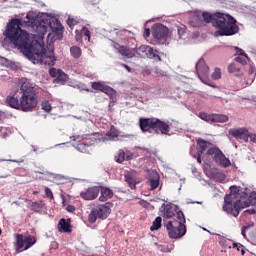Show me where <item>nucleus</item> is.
Wrapping results in <instances>:
<instances>
[{
	"label": "nucleus",
	"mask_w": 256,
	"mask_h": 256,
	"mask_svg": "<svg viewBox=\"0 0 256 256\" xmlns=\"http://www.w3.org/2000/svg\"><path fill=\"white\" fill-rule=\"evenodd\" d=\"M160 176L159 173L155 170L150 171V176L148 178V184L150 185L151 191H155L159 187Z\"/></svg>",
	"instance_id": "nucleus-20"
},
{
	"label": "nucleus",
	"mask_w": 256,
	"mask_h": 256,
	"mask_svg": "<svg viewBox=\"0 0 256 256\" xmlns=\"http://www.w3.org/2000/svg\"><path fill=\"white\" fill-rule=\"evenodd\" d=\"M70 139H72V141H81V139H83V137H81V136H71Z\"/></svg>",
	"instance_id": "nucleus-47"
},
{
	"label": "nucleus",
	"mask_w": 256,
	"mask_h": 256,
	"mask_svg": "<svg viewBox=\"0 0 256 256\" xmlns=\"http://www.w3.org/2000/svg\"><path fill=\"white\" fill-rule=\"evenodd\" d=\"M231 189L237 190V188L231 187Z\"/></svg>",
	"instance_id": "nucleus-63"
},
{
	"label": "nucleus",
	"mask_w": 256,
	"mask_h": 256,
	"mask_svg": "<svg viewBox=\"0 0 256 256\" xmlns=\"http://www.w3.org/2000/svg\"><path fill=\"white\" fill-rule=\"evenodd\" d=\"M248 73H249V77H251V80H247L246 83L247 85H251V83L255 81V68L250 67Z\"/></svg>",
	"instance_id": "nucleus-37"
},
{
	"label": "nucleus",
	"mask_w": 256,
	"mask_h": 256,
	"mask_svg": "<svg viewBox=\"0 0 256 256\" xmlns=\"http://www.w3.org/2000/svg\"><path fill=\"white\" fill-rule=\"evenodd\" d=\"M113 34H114V35H121V33H120V32H117V31H114Z\"/></svg>",
	"instance_id": "nucleus-58"
},
{
	"label": "nucleus",
	"mask_w": 256,
	"mask_h": 256,
	"mask_svg": "<svg viewBox=\"0 0 256 256\" xmlns=\"http://www.w3.org/2000/svg\"><path fill=\"white\" fill-rule=\"evenodd\" d=\"M137 56L148 59H155L156 61H161V56L157 54V50L153 49L148 45H141L137 48Z\"/></svg>",
	"instance_id": "nucleus-11"
},
{
	"label": "nucleus",
	"mask_w": 256,
	"mask_h": 256,
	"mask_svg": "<svg viewBox=\"0 0 256 256\" xmlns=\"http://www.w3.org/2000/svg\"><path fill=\"white\" fill-rule=\"evenodd\" d=\"M151 35V32H149V29H145L144 36L149 37Z\"/></svg>",
	"instance_id": "nucleus-53"
},
{
	"label": "nucleus",
	"mask_w": 256,
	"mask_h": 256,
	"mask_svg": "<svg viewBox=\"0 0 256 256\" xmlns=\"http://www.w3.org/2000/svg\"><path fill=\"white\" fill-rule=\"evenodd\" d=\"M228 73H232L236 77H241V75H243V70L237 64H230L228 66Z\"/></svg>",
	"instance_id": "nucleus-27"
},
{
	"label": "nucleus",
	"mask_w": 256,
	"mask_h": 256,
	"mask_svg": "<svg viewBox=\"0 0 256 256\" xmlns=\"http://www.w3.org/2000/svg\"><path fill=\"white\" fill-rule=\"evenodd\" d=\"M177 31L179 39H183V41H185V39H187V32L185 31V26L178 27Z\"/></svg>",
	"instance_id": "nucleus-34"
},
{
	"label": "nucleus",
	"mask_w": 256,
	"mask_h": 256,
	"mask_svg": "<svg viewBox=\"0 0 256 256\" xmlns=\"http://www.w3.org/2000/svg\"><path fill=\"white\" fill-rule=\"evenodd\" d=\"M37 243V240L33 236H23V234H17L16 236V251L21 253V251H27L31 249L33 245Z\"/></svg>",
	"instance_id": "nucleus-9"
},
{
	"label": "nucleus",
	"mask_w": 256,
	"mask_h": 256,
	"mask_svg": "<svg viewBox=\"0 0 256 256\" xmlns=\"http://www.w3.org/2000/svg\"><path fill=\"white\" fill-rule=\"evenodd\" d=\"M27 25H31L32 28L39 35H45L47 31H52V33H59L63 29V25L56 18H51L48 16L31 18L29 14L26 15Z\"/></svg>",
	"instance_id": "nucleus-5"
},
{
	"label": "nucleus",
	"mask_w": 256,
	"mask_h": 256,
	"mask_svg": "<svg viewBox=\"0 0 256 256\" xmlns=\"http://www.w3.org/2000/svg\"><path fill=\"white\" fill-rule=\"evenodd\" d=\"M107 199H109V198H106V196L104 194H101V196L99 197V201H102V202L107 201Z\"/></svg>",
	"instance_id": "nucleus-50"
},
{
	"label": "nucleus",
	"mask_w": 256,
	"mask_h": 256,
	"mask_svg": "<svg viewBox=\"0 0 256 256\" xmlns=\"http://www.w3.org/2000/svg\"><path fill=\"white\" fill-rule=\"evenodd\" d=\"M125 181L128 183L129 187L135 189L137 183L135 182V177H133L132 173L125 174Z\"/></svg>",
	"instance_id": "nucleus-29"
},
{
	"label": "nucleus",
	"mask_w": 256,
	"mask_h": 256,
	"mask_svg": "<svg viewBox=\"0 0 256 256\" xmlns=\"http://www.w3.org/2000/svg\"><path fill=\"white\" fill-rule=\"evenodd\" d=\"M39 194V191H34L33 192V195H38Z\"/></svg>",
	"instance_id": "nucleus-61"
},
{
	"label": "nucleus",
	"mask_w": 256,
	"mask_h": 256,
	"mask_svg": "<svg viewBox=\"0 0 256 256\" xmlns=\"http://www.w3.org/2000/svg\"><path fill=\"white\" fill-rule=\"evenodd\" d=\"M42 109L44 111H46V113H49L51 111L52 107H51V104L49 103V101L42 102Z\"/></svg>",
	"instance_id": "nucleus-41"
},
{
	"label": "nucleus",
	"mask_w": 256,
	"mask_h": 256,
	"mask_svg": "<svg viewBox=\"0 0 256 256\" xmlns=\"http://www.w3.org/2000/svg\"><path fill=\"white\" fill-rule=\"evenodd\" d=\"M244 213H249V215H255L256 209L250 208V209L245 210Z\"/></svg>",
	"instance_id": "nucleus-44"
},
{
	"label": "nucleus",
	"mask_w": 256,
	"mask_h": 256,
	"mask_svg": "<svg viewBox=\"0 0 256 256\" xmlns=\"http://www.w3.org/2000/svg\"><path fill=\"white\" fill-rule=\"evenodd\" d=\"M70 53L74 59H79V57H81V53H82L81 48H79L78 46H72L70 48Z\"/></svg>",
	"instance_id": "nucleus-30"
},
{
	"label": "nucleus",
	"mask_w": 256,
	"mask_h": 256,
	"mask_svg": "<svg viewBox=\"0 0 256 256\" xmlns=\"http://www.w3.org/2000/svg\"><path fill=\"white\" fill-rule=\"evenodd\" d=\"M176 212L177 211L175 210V207H173L171 204H166L164 206V210L162 212V215L166 219H171V217H175Z\"/></svg>",
	"instance_id": "nucleus-25"
},
{
	"label": "nucleus",
	"mask_w": 256,
	"mask_h": 256,
	"mask_svg": "<svg viewBox=\"0 0 256 256\" xmlns=\"http://www.w3.org/2000/svg\"><path fill=\"white\" fill-rule=\"evenodd\" d=\"M229 116L224 114H213L212 123H227Z\"/></svg>",
	"instance_id": "nucleus-28"
},
{
	"label": "nucleus",
	"mask_w": 256,
	"mask_h": 256,
	"mask_svg": "<svg viewBox=\"0 0 256 256\" xmlns=\"http://www.w3.org/2000/svg\"><path fill=\"white\" fill-rule=\"evenodd\" d=\"M77 19L69 17L67 20V25L70 27V29H73L75 25H77Z\"/></svg>",
	"instance_id": "nucleus-42"
},
{
	"label": "nucleus",
	"mask_w": 256,
	"mask_h": 256,
	"mask_svg": "<svg viewBox=\"0 0 256 256\" xmlns=\"http://www.w3.org/2000/svg\"><path fill=\"white\" fill-rule=\"evenodd\" d=\"M119 137V131L114 126L111 127L110 131L107 133V137L101 138L100 141H115Z\"/></svg>",
	"instance_id": "nucleus-24"
},
{
	"label": "nucleus",
	"mask_w": 256,
	"mask_h": 256,
	"mask_svg": "<svg viewBox=\"0 0 256 256\" xmlns=\"http://www.w3.org/2000/svg\"><path fill=\"white\" fill-rule=\"evenodd\" d=\"M3 161H11L12 163H17V160H12V159H0V163Z\"/></svg>",
	"instance_id": "nucleus-51"
},
{
	"label": "nucleus",
	"mask_w": 256,
	"mask_h": 256,
	"mask_svg": "<svg viewBox=\"0 0 256 256\" xmlns=\"http://www.w3.org/2000/svg\"><path fill=\"white\" fill-rule=\"evenodd\" d=\"M236 55L237 57L235 58V61H237V63H241V65H247L249 57L247 56V54H245L243 49L236 48Z\"/></svg>",
	"instance_id": "nucleus-23"
},
{
	"label": "nucleus",
	"mask_w": 256,
	"mask_h": 256,
	"mask_svg": "<svg viewBox=\"0 0 256 256\" xmlns=\"http://www.w3.org/2000/svg\"><path fill=\"white\" fill-rule=\"evenodd\" d=\"M246 229H249V226H243L242 227L241 234L243 235V237H246V235H245Z\"/></svg>",
	"instance_id": "nucleus-48"
},
{
	"label": "nucleus",
	"mask_w": 256,
	"mask_h": 256,
	"mask_svg": "<svg viewBox=\"0 0 256 256\" xmlns=\"http://www.w3.org/2000/svg\"><path fill=\"white\" fill-rule=\"evenodd\" d=\"M58 231L60 233H71V219L61 218L58 223Z\"/></svg>",
	"instance_id": "nucleus-21"
},
{
	"label": "nucleus",
	"mask_w": 256,
	"mask_h": 256,
	"mask_svg": "<svg viewBox=\"0 0 256 256\" xmlns=\"http://www.w3.org/2000/svg\"><path fill=\"white\" fill-rule=\"evenodd\" d=\"M49 74L50 76L55 78L54 82L59 83L60 85H65V83H67V74H65L63 70L57 69V68H51L49 70Z\"/></svg>",
	"instance_id": "nucleus-17"
},
{
	"label": "nucleus",
	"mask_w": 256,
	"mask_h": 256,
	"mask_svg": "<svg viewBox=\"0 0 256 256\" xmlns=\"http://www.w3.org/2000/svg\"><path fill=\"white\" fill-rule=\"evenodd\" d=\"M229 135L234 137V139H240L241 141L248 143L249 139L251 140L252 133L249 132L247 128L241 127V128H231L229 130Z\"/></svg>",
	"instance_id": "nucleus-12"
},
{
	"label": "nucleus",
	"mask_w": 256,
	"mask_h": 256,
	"mask_svg": "<svg viewBox=\"0 0 256 256\" xmlns=\"http://www.w3.org/2000/svg\"><path fill=\"white\" fill-rule=\"evenodd\" d=\"M157 118H140L139 125L143 133H155V125Z\"/></svg>",
	"instance_id": "nucleus-13"
},
{
	"label": "nucleus",
	"mask_w": 256,
	"mask_h": 256,
	"mask_svg": "<svg viewBox=\"0 0 256 256\" xmlns=\"http://www.w3.org/2000/svg\"><path fill=\"white\" fill-rule=\"evenodd\" d=\"M101 195H105L106 198L111 199L113 197V190L107 188V187H102L100 190Z\"/></svg>",
	"instance_id": "nucleus-33"
},
{
	"label": "nucleus",
	"mask_w": 256,
	"mask_h": 256,
	"mask_svg": "<svg viewBox=\"0 0 256 256\" xmlns=\"http://www.w3.org/2000/svg\"><path fill=\"white\" fill-rule=\"evenodd\" d=\"M92 89H95L96 91H101L102 93L109 95V97H113L115 95V90L111 88V86L105 85V83L103 82H93Z\"/></svg>",
	"instance_id": "nucleus-19"
},
{
	"label": "nucleus",
	"mask_w": 256,
	"mask_h": 256,
	"mask_svg": "<svg viewBox=\"0 0 256 256\" xmlns=\"http://www.w3.org/2000/svg\"><path fill=\"white\" fill-rule=\"evenodd\" d=\"M241 247H243V245H241V244H238V246H237V251H241Z\"/></svg>",
	"instance_id": "nucleus-56"
},
{
	"label": "nucleus",
	"mask_w": 256,
	"mask_h": 256,
	"mask_svg": "<svg viewBox=\"0 0 256 256\" xmlns=\"http://www.w3.org/2000/svg\"><path fill=\"white\" fill-rule=\"evenodd\" d=\"M197 145H199L200 151L198 153H205V151H209L211 149V143L205 141L204 139L199 138L197 140Z\"/></svg>",
	"instance_id": "nucleus-26"
},
{
	"label": "nucleus",
	"mask_w": 256,
	"mask_h": 256,
	"mask_svg": "<svg viewBox=\"0 0 256 256\" xmlns=\"http://www.w3.org/2000/svg\"><path fill=\"white\" fill-rule=\"evenodd\" d=\"M251 205H256V192H251L250 195L243 191L231 190L229 195L224 198L223 210L233 217L239 216L240 209H245Z\"/></svg>",
	"instance_id": "nucleus-4"
},
{
	"label": "nucleus",
	"mask_w": 256,
	"mask_h": 256,
	"mask_svg": "<svg viewBox=\"0 0 256 256\" xmlns=\"http://www.w3.org/2000/svg\"><path fill=\"white\" fill-rule=\"evenodd\" d=\"M238 246H239V243H233L232 245L233 249H237Z\"/></svg>",
	"instance_id": "nucleus-55"
},
{
	"label": "nucleus",
	"mask_w": 256,
	"mask_h": 256,
	"mask_svg": "<svg viewBox=\"0 0 256 256\" xmlns=\"http://www.w3.org/2000/svg\"><path fill=\"white\" fill-rule=\"evenodd\" d=\"M20 85V98L7 96L6 103L12 109L29 113L37 107V89L33 87V84L29 83L27 78L20 79Z\"/></svg>",
	"instance_id": "nucleus-2"
},
{
	"label": "nucleus",
	"mask_w": 256,
	"mask_h": 256,
	"mask_svg": "<svg viewBox=\"0 0 256 256\" xmlns=\"http://www.w3.org/2000/svg\"><path fill=\"white\" fill-rule=\"evenodd\" d=\"M87 147H89V145L85 143H80L77 145L76 149L77 151H80V153H87Z\"/></svg>",
	"instance_id": "nucleus-40"
},
{
	"label": "nucleus",
	"mask_w": 256,
	"mask_h": 256,
	"mask_svg": "<svg viewBox=\"0 0 256 256\" xmlns=\"http://www.w3.org/2000/svg\"><path fill=\"white\" fill-rule=\"evenodd\" d=\"M241 255H245V250L244 249H241Z\"/></svg>",
	"instance_id": "nucleus-59"
},
{
	"label": "nucleus",
	"mask_w": 256,
	"mask_h": 256,
	"mask_svg": "<svg viewBox=\"0 0 256 256\" xmlns=\"http://www.w3.org/2000/svg\"><path fill=\"white\" fill-rule=\"evenodd\" d=\"M113 207V203L107 202L104 205H99L93 208L88 215L89 223H95L98 219H107L109 215H111V208Z\"/></svg>",
	"instance_id": "nucleus-6"
},
{
	"label": "nucleus",
	"mask_w": 256,
	"mask_h": 256,
	"mask_svg": "<svg viewBox=\"0 0 256 256\" xmlns=\"http://www.w3.org/2000/svg\"><path fill=\"white\" fill-rule=\"evenodd\" d=\"M164 227H166L170 239H180V237H183V235L187 233L185 224H182L177 220L164 222Z\"/></svg>",
	"instance_id": "nucleus-7"
},
{
	"label": "nucleus",
	"mask_w": 256,
	"mask_h": 256,
	"mask_svg": "<svg viewBox=\"0 0 256 256\" xmlns=\"http://www.w3.org/2000/svg\"><path fill=\"white\" fill-rule=\"evenodd\" d=\"M198 117H200L202 121H206V123H213V114L200 112Z\"/></svg>",
	"instance_id": "nucleus-31"
},
{
	"label": "nucleus",
	"mask_w": 256,
	"mask_h": 256,
	"mask_svg": "<svg viewBox=\"0 0 256 256\" xmlns=\"http://www.w3.org/2000/svg\"><path fill=\"white\" fill-rule=\"evenodd\" d=\"M211 77L214 81L221 79V68H215Z\"/></svg>",
	"instance_id": "nucleus-36"
},
{
	"label": "nucleus",
	"mask_w": 256,
	"mask_h": 256,
	"mask_svg": "<svg viewBox=\"0 0 256 256\" xmlns=\"http://www.w3.org/2000/svg\"><path fill=\"white\" fill-rule=\"evenodd\" d=\"M169 131H171V123L169 121L165 122L156 118L154 133L161 132V135H169Z\"/></svg>",
	"instance_id": "nucleus-18"
},
{
	"label": "nucleus",
	"mask_w": 256,
	"mask_h": 256,
	"mask_svg": "<svg viewBox=\"0 0 256 256\" xmlns=\"http://www.w3.org/2000/svg\"><path fill=\"white\" fill-rule=\"evenodd\" d=\"M81 35H84L85 41H89L91 39V32L86 27H83L81 30Z\"/></svg>",
	"instance_id": "nucleus-39"
},
{
	"label": "nucleus",
	"mask_w": 256,
	"mask_h": 256,
	"mask_svg": "<svg viewBox=\"0 0 256 256\" xmlns=\"http://www.w3.org/2000/svg\"><path fill=\"white\" fill-rule=\"evenodd\" d=\"M188 203H192V204L197 203L198 205H201L202 202L197 201V202H188Z\"/></svg>",
	"instance_id": "nucleus-60"
},
{
	"label": "nucleus",
	"mask_w": 256,
	"mask_h": 256,
	"mask_svg": "<svg viewBox=\"0 0 256 256\" xmlns=\"http://www.w3.org/2000/svg\"><path fill=\"white\" fill-rule=\"evenodd\" d=\"M220 179L225 180V174H220Z\"/></svg>",
	"instance_id": "nucleus-57"
},
{
	"label": "nucleus",
	"mask_w": 256,
	"mask_h": 256,
	"mask_svg": "<svg viewBox=\"0 0 256 256\" xmlns=\"http://www.w3.org/2000/svg\"><path fill=\"white\" fill-rule=\"evenodd\" d=\"M66 210L68 211V213H73L75 211V206L73 205H68L66 207Z\"/></svg>",
	"instance_id": "nucleus-46"
},
{
	"label": "nucleus",
	"mask_w": 256,
	"mask_h": 256,
	"mask_svg": "<svg viewBox=\"0 0 256 256\" xmlns=\"http://www.w3.org/2000/svg\"><path fill=\"white\" fill-rule=\"evenodd\" d=\"M101 192V188L99 186L89 187L86 191L80 193V197L85 199V201H93V199H97L99 197V193Z\"/></svg>",
	"instance_id": "nucleus-15"
},
{
	"label": "nucleus",
	"mask_w": 256,
	"mask_h": 256,
	"mask_svg": "<svg viewBox=\"0 0 256 256\" xmlns=\"http://www.w3.org/2000/svg\"><path fill=\"white\" fill-rule=\"evenodd\" d=\"M116 163H123V161H131L133 159V154L131 152H126L119 150L114 157Z\"/></svg>",
	"instance_id": "nucleus-22"
},
{
	"label": "nucleus",
	"mask_w": 256,
	"mask_h": 256,
	"mask_svg": "<svg viewBox=\"0 0 256 256\" xmlns=\"http://www.w3.org/2000/svg\"><path fill=\"white\" fill-rule=\"evenodd\" d=\"M202 19L205 23H212V26L216 29L215 35H219L220 37H231V35H237L239 33L237 20L231 15L220 12L214 14L203 12Z\"/></svg>",
	"instance_id": "nucleus-3"
},
{
	"label": "nucleus",
	"mask_w": 256,
	"mask_h": 256,
	"mask_svg": "<svg viewBox=\"0 0 256 256\" xmlns=\"http://www.w3.org/2000/svg\"><path fill=\"white\" fill-rule=\"evenodd\" d=\"M45 195L48 199H53V191H51L49 187H45Z\"/></svg>",
	"instance_id": "nucleus-43"
},
{
	"label": "nucleus",
	"mask_w": 256,
	"mask_h": 256,
	"mask_svg": "<svg viewBox=\"0 0 256 256\" xmlns=\"http://www.w3.org/2000/svg\"><path fill=\"white\" fill-rule=\"evenodd\" d=\"M123 67H124L125 69H127V71H129V73H131V67L127 66L126 64H124Z\"/></svg>",
	"instance_id": "nucleus-54"
},
{
	"label": "nucleus",
	"mask_w": 256,
	"mask_h": 256,
	"mask_svg": "<svg viewBox=\"0 0 256 256\" xmlns=\"http://www.w3.org/2000/svg\"><path fill=\"white\" fill-rule=\"evenodd\" d=\"M116 41H119V39H116Z\"/></svg>",
	"instance_id": "nucleus-64"
},
{
	"label": "nucleus",
	"mask_w": 256,
	"mask_h": 256,
	"mask_svg": "<svg viewBox=\"0 0 256 256\" xmlns=\"http://www.w3.org/2000/svg\"><path fill=\"white\" fill-rule=\"evenodd\" d=\"M112 47H114V49H116V51H118V53H120V55L127 57V59H133V57H135V55H137V48L129 49L125 46H121V44H119L115 41H112Z\"/></svg>",
	"instance_id": "nucleus-14"
},
{
	"label": "nucleus",
	"mask_w": 256,
	"mask_h": 256,
	"mask_svg": "<svg viewBox=\"0 0 256 256\" xmlns=\"http://www.w3.org/2000/svg\"><path fill=\"white\" fill-rule=\"evenodd\" d=\"M250 141H252V143H256V134H251Z\"/></svg>",
	"instance_id": "nucleus-49"
},
{
	"label": "nucleus",
	"mask_w": 256,
	"mask_h": 256,
	"mask_svg": "<svg viewBox=\"0 0 256 256\" xmlns=\"http://www.w3.org/2000/svg\"><path fill=\"white\" fill-rule=\"evenodd\" d=\"M247 81H251V76H249V79Z\"/></svg>",
	"instance_id": "nucleus-62"
},
{
	"label": "nucleus",
	"mask_w": 256,
	"mask_h": 256,
	"mask_svg": "<svg viewBox=\"0 0 256 256\" xmlns=\"http://www.w3.org/2000/svg\"><path fill=\"white\" fill-rule=\"evenodd\" d=\"M201 155H203V153L198 152V155H197V161H198V163H201Z\"/></svg>",
	"instance_id": "nucleus-52"
},
{
	"label": "nucleus",
	"mask_w": 256,
	"mask_h": 256,
	"mask_svg": "<svg viewBox=\"0 0 256 256\" xmlns=\"http://www.w3.org/2000/svg\"><path fill=\"white\" fill-rule=\"evenodd\" d=\"M8 60L5 57L0 56V65H7Z\"/></svg>",
	"instance_id": "nucleus-45"
},
{
	"label": "nucleus",
	"mask_w": 256,
	"mask_h": 256,
	"mask_svg": "<svg viewBox=\"0 0 256 256\" xmlns=\"http://www.w3.org/2000/svg\"><path fill=\"white\" fill-rule=\"evenodd\" d=\"M196 73L198 78L205 85H209V87H217L210 79H209V66L205 63L204 59H200L196 64Z\"/></svg>",
	"instance_id": "nucleus-8"
},
{
	"label": "nucleus",
	"mask_w": 256,
	"mask_h": 256,
	"mask_svg": "<svg viewBox=\"0 0 256 256\" xmlns=\"http://www.w3.org/2000/svg\"><path fill=\"white\" fill-rule=\"evenodd\" d=\"M152 35L154 39H167V37H169V29L165 27L163 24H157L153 28Z\"/></svg>",
	"instance_id": "nucleus-16"
},
{
	"label": "nucleus",
	"mask_w": 256,
	"mask_h": 256,
	"mask_svg": "<svg viewBox=\"0 0 256 256\" xmlns=\"http://www.w3.org/2000/svg\"><path fill=\"white\" fill-rule=\"evenodd\" d=\"M161 221L162 219L160 216L156 217V219L153 221L152 226L150 227V231H157L161 229Z\"/></svg>",
	"instance_id": "nucleus-32"
},
{
	"label": "nucleus",
	"mask_w": 256,
	"mask_h": 256,
	"mask_svg": "<svg viewBox=\"0 0 256 256\" xmlns=\"http://www.w3.org/2000/svg\"><path fill=\"white\" fill-rule=\"evenodd\" d=\"M207 155H214L215 163L221 165V167H229V165H231L229 158H227L225 154H223V152L217 147L209 148Z\"/></svg>",
	"instance_id": "nucleus-10"
},
{
	"label": "nucleus",
	"mask_w": 256,
	"mask_h": 256,
	"mask_svg": "<svg viewBox=\"0 0 256 256\" xmlns=\"http://www.w3.org/2000/svg\"><path fill=\"white\" fill-rule=\"evenodd\" d=\"M21 27H23V20L14 18L9 21L3 33L6 41H10L12 45L18 47L32 63L53 67L57 61L53 50L45 51V48L37 40L29 38V34Z\"/></svg>",
	"instance_id": "nucleus-1"
},
{
	"label": "nucleus",
	"mask_w": 256,
	"mask_h": 256,
	"mask_svg": "<svg viewBox=\"0 0 256 256\" xmlns=\"http://www.w3.org/2000/svg\"><path fill=\"white\" fill-rule=\"evenodd\" d=\"M41 209H43L42 202H32V204H31L32 211H36L37 213H39V211H41Z\"/></svg>",
	"instance_id": "nucleus-35"
},
{
	"label": "nucleus",
	"mask_w": 256,
	"mask_h": 256,
	"mask_svg": "<svg viewBox=\"0 0 256 256\" xmlns=\"http://www.w3.org/2000/svg\"><path fill=\"white\" fill-rule=\"evenodd\" d=\"M177 219L176 220L178 223H181L182 225H185V214H183V211H178L176 213Z\"/></svg>",
	"instance_id": "nucleus-38"
}]
</instances>
